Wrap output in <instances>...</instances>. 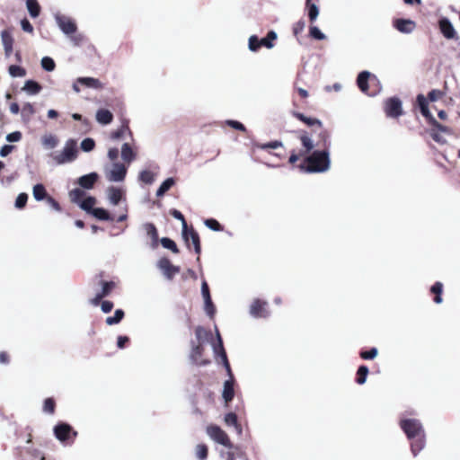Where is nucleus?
<instances>
[{
    "mask_svg": "<svg viewBox=\"0 0 460 460\" xmlns=\"http://www.w3.org/2000/svg\"><path fill=\"white\" fill-rule=\"evenodd\" d=\"M400 427L411 441V450L416 456L426 444V435L421 422L416 419H403L400 421Z\"/></svg>",
    "mask_w": 460,
    "mask_h": 460,
    "instance_id": "1",
    "label": "nucleus"
},
{
    "mask_svg": "<svg viewBox=\"0 0 460 460\" xmlns=\"http://www.w3.org/2000/svg\"><path fill=\"white\" fill-rule=\"evenodd\" d=\"M331 161L328 151H314L299 165L305 172H324L330 169Z\"/></svg>",
    "mask_w": 460,
    "mask_h": 460,
    "instance_id": "2",
    "label": "nucleus"
},
{
    "mask_svg": "<svg viewBox=\"0 0 460 460\" xmlns=\"http://www.w3.org/2000/svg\"><path fill=\"white\" fill-rule=\"evenodd\" d=\"M104 277H105L104 271H100L95 276V279L98 280V284L100 286H102V290L100 292H98L93 298L91 299L90 303L93 305H95V306L99 305L101 301L104 297L108 296L111 293V291L117 287V284L115 281L104 280Z\"/></svg>",
    "mask_w": 460,
    "mask_h": 460,
    "instance_id": "3",
    "label": "nucleus"
},
{
    "mask_svg": "<svg viewBox=\"0 0 460 460\" xmlns=\"http://www.w3.org/2000/svg\"><path fill=\"white\" fill-rule=\"evenodd\" d=\"M54 435L60 442L70 445L74 443L78 433L69 424L59 422L54 427Z\"/></svg>",
    "mask_w": 460,
    "mask_h": 460,
    "instance_id": "4",
    "label": "nucleus"
},
{
    "mask_svg": "<svg viewBox=\"0 0 460 460\" xmlns=\"http://www.w3.org/2000/svg\"><path fill=\"white\" fill-rule=\"evenodd\" d=\"M206 432L208 435V437L215 442L224 446L228 449H232L234 447V445L229 436L219 426L210 424L207 427Z\"/></svg>",
    "mask_w": 460,
    "mask_h": 460,
    "instance_id": "5",
    "label": "nucleus"
},
{
    "mask_svg": "<svg viewBox=\"0 0 460 460\" xmlns=\"http://www.w3.org/2000/svg\"><path fill=\"white\" fill-rule=\"evenodd\" d=\"M77 157V145L74 139H69L62 152L54 156V160L58 164H63L74 161Z\"/></svg>",
    "mask_w": 460,
    "mask_h": 460,
    "instance_id": "6",
    "label": "nucleus"
},
{
    "mask_svg": "<svg viewBox=\"0 0 460 460\" xmlns=\"http://www.w3.org/2000/svg\"><path fill=\"white\" fill-rule=\"evenodd\" d=\"M277 39V34L270 31L267 36L262 39H259L256 35H252L249 39V49L252 51H257L261 47L271 49L274 46V40Z\"/></svg>",
    "mask_w": 460,
    "mask_h": 460,
    "instance_id": "7",
    "label": "nucleus"
},
{
    "mask_svg": "<svg viewBox=\"0 0 460 460\" xmlns=\"http://www.w3.org/2000/svg\"><path fill=\"white\" fill-rule=\"evenodd\" d=\"M182 237L189 248L190 241H191L194 246V252L198 255V260H199V255L201 253V245L198 232L195 231L193 227H190V229L187 227L186 229L182 230Z\"/></svg>",
    "mask_w": 460,
    "mask_h": 460,
    "instance_id": "8",
    "label": "nucleus"
},
{
    "mask_svg": "<svg viewBox=\"0 0 460 460\" xmlns=\"http://www.w3.org/2000/svg\"><path fill=\"white\" fill-rule=\"evenodd\" d=\"M157 266L169 280H172L174 276L180 272V267L172 265L171 261L166 257L161 258L158 261Z\"/></svg>",
    "mask_w": 460,
    "mask_h": 460,
    "instance_id": "9",
    "label": "nucleus"
},
{
    "mask_svg": "<svg viewBox=\"0 0 460 460\" xmlns=\"http://www.w3.org/2000/svg\"><path fill=\"white\" fill-rule=\"evenodd\" d=\"M385 110L388 117L397 118L402 115V102L396 97L390 98L385 102Z\"/></svg>",
    "mask_w": 460,
    "mask_h": 460,
    "instance_id": "10",
    "label": "nucleus"
},
{
    "mask_svg": "<svg viewBox=\"0 0 460 460\" xmlns=\"http://www.w3.org/2000/svg\"><path fill=\"white\" fill-rule=\"evenodd\" d=\"M127 174V167L123 164L115 163L112 169L107 174L110 181H122Z\"/></svg>",
    "mask_w": 460,
    "mask_h": 460,
    "instance_id": "11",
    "label": "nucleus"
},
{
    "mask_svg": "<svg viewBox=\"0 0 460 460\" xmlns=\"http://www.w3.org/2000/svg\"><path fill=\"white\" fill-rule=\"evenodd\" d=\"M250 314L254 317L265 318L268 316L267 303L261 299H255L250 306Z\"/></svg>",
    "mask_w": 460,
    "mask_h": 460,
    "instance_id": "12",
    "label": "nucleus"
},
{
    "mask_svg": "<svg viewBox=\"0 0 460 460\" xmlns=\"http://www.w3.org/2000/svg\"><path fill=\"white\" fill-rule=\"evenodd\" d=\"M57 22L59 28L64 33L72 34L76 31V24L71 18L66 16H58Z\"/></svg>",
    "mask_w": 460,
    "mask_h": 460,
    "instance_id": "13",
    "label": "nucleus"
},
{
    "mask_svg": "<svg viewBox=\"0 0 460 460\" xmlns=\"http://www.w3.org/2000/svg\"><path fill=\"white\" fill-rule=\"evenodd\" d=\"M204 347L202 344H198L192 347L190 352L191 360L198 366H206L210 363L208 359H203Z\"/></svg>",
    "mask_w": 460,
    "mask_h": 460,
    "instance_id": "14",
    "label": "nucleus"
},
{
    "mask_svg": "<svg viewBox=\"0 0 460 460\" xmlns=\"http://www.w3.org/2000/svg\"><path fill=\"white\" fill-rule=\"evenodd\" d=\"M230 378L224 383L223 398L226 404H228L234 397V379L233 373L228 374Z\"/></svg>",
    "mask_w": 460,
    "mask_h": 460,
    "instance_id": "15",
    "label": "nucleus"
},
{
    "mask_svg": "<svg viewBox=\"0 0 460 460\" xmlns=\"http://www.w3.org/2000/svg\"><path fill=\"white\" fill-rule=\"evenodd\" d=\"M439 29L445 38L451 40L456 37V31L447 18H442L439 21Z\"/></svg>",
    "mask_w": 460,
    "mask_h": 460,
    "instance_id": "16",
    "label": "nucleus"
},
{
    "mask_svg": "<svg viewBox=\"0 0 460 460\" xmlns=\"http://www.w3.org/2000/svg\"><path fill=\"white\" fill-rule=\"evenodd\" d=\"M99 179V175L96 172H91L85 175L81 176L77 183L84 189L90 190L93 189L94 184Z\"/></svg>",
    "mask_w": 460,
    "mask_h": 460,
    "instance_id": "17",
    "label": "nucleus"
},
{
    "mask_svg": "<svg viewBox=\"0 0 460 460\" xmlns=\"http://www.w3.org/2000/svg\"><path fill=\"white\" fill-rule=\"evenodd\" d=\"M1 38L4 49V53L7 57H9L13 53V47L14 42L13 38L8 30H4L1 32Z\"/></svg>",
    "mask_w": 460,
    "mask_h": 460,
    "instance_id": "18",
    "label": "nucleus"
},
{
    "mask_svg": "<svg viewBox=\"0 0 460 460\" xmlns=\"http://www.w3.org/2000/svg\"><path fill=\"white\" fill-rule=\"evenodd\" d=\"M394 26L402 33H411L415 28V22L409 19H398L394 22Z\"/></svg>",
    "mask_w": 460,
    "mask_h": 460,
    "instance_id": "19",
    "label": "nucleus"
},
{
    "mask_svg": "<svg viewBox=\"0 0 460 460\" xmlns=\"http://www.w3.org/2000/svg\"><path fill=\"white\" fill-rule=\"evenodd\" d=\"M78 84L88 87V88H93V89H103L104 85L97 78L93 77H79L76 81Z\"/></svg>",
    "mask_w": 460,
    "mask_h": 460,
    "instance_id": "20",
    "label": "nucleus"
},
{
    "mask_svg": "<svg viewBox=\"0 0 460 460\" xmlns=\"http://www.w3.org/2000/svg\"><path fill=\"white\" fill-rule=\"evenodd\" d=\"M128 133L129 135H131V130L129 128V126H128V119H123L122 123H121V126L115 131H112L111 133V139H114V140H117V139H119L121 137H124V135L126 133Z\"/></svg>",
    "mask_w": 460,
    "mask_h": 460,
    "instance_id": "21",
    "label": "nucleus"
},
{
    "mask_svg": "<svg viewBox=\"0 0 460 460\" xmlns=\"http://www.w3.org/2000/svg\"><path fill=\"white\" fill-rule=\"evenodd\" d=\"M96 120L103 125L110 124L113 120V114L106 109H100L96 112Z\"/></svg>",
    "mask_w": 460,
    "mask_h": 460,
    "instance_id": "22",
    "label": "nucleus"
},
{
    "mask_svg": "<svg viewBox=\"0 0 460 460\" xmlns=\"http://www.w3.org/2000/svg\"><path fill=\"white\" fill-rule=\"evenodd\" d=\"M417 102L420 109L421 114L429 119V121L434 118L428 108V101L424 95L419 94L417 96Z\"/></svg>",
    "mask_w": 460,
    "mask_h": 460,
    "instance_id": "23",
    "label": "nucleus"
},
{
    "mask_svg": "<svg viewBox=\"0 0 460 460\" xmlns=\"http://www.w3.org/2000/svg\"><path fill=\"white\" fill-rule=\"evenodd\" d=\"M123 196L122 190L116 187H110L108 189V197L111 204L118 205Z\"/></svg>",
    "mask_w": 460,
    "mask_h": 460,
    "instance_id": "24",
    "label": "nucleus"
},
{
    "mask_svg": "<svg viewBox=\"0 0 460 460\" xmlns=\"http://www.w3.org/2000/svg\"><path fill=\"white\" fill-rule=\"evenodd\" d=\"M371 74L368 71H362L359 73L357 78V84L361 92L367 93L368 90L367 81L370 77Z\"/></svg>",
    "mask_w": 460,
    "mask_h": 460,
    "instance_id": "25",
    "label": "nucleus"
},
{
    "mask_svg": "<svg viewBox=\"0 0 460 460\" xmlns=\"http://www.w3.org/2000/svg\"><path fill=\"white\" fill-rule=\"evenodd\" d=\"M217 340H218V347H219V356L223 361V364L227 371L228 374H231L232 373V369H231V367H230V364H229V361H228V358H227V356H226V352L224 349V346H223V341H222V339H221V336L219 334V332H217Z\"/></svg>",
    "mask_w": 460,
    "mask_h": 460,
    "instance_id": "26",
    "label": "nucleus"
},
{
    "mask_svg": "<svg viewBox=\"0 0 460 460\" xmlns=\"http://www.w3.org/2000/svg\"><path fill=\"white\" fill-rule=\"evenodd\" d=\"M121 156L122 159L128 164L131 163L136 158V153L134 152L129 144H123L121 148Z\"/></svg>",
    "mask_w": 460,
    "mask_h": 460,
    "instance_id": "27",
    "label": "nucleus"
},
{
    "mask_svg": "<svg viewBox=\"0 0 460 460\" xmlns=\"http://www.w3.org/2000/svg\"><path fill=\"white\" fill-rule=\"evenodd\" d=\"M93 217H95L99 220L102 221H113V217L111 216V214L104 208H96L93 212L91 213Z\"/></svg>",
    "mask_w": 460,
    "mask_h": 460,
    "instance_id": "28",
    "label": "nucleus"
},
{
    "mask_svg": "<svg viewBox=\"0 0 460 460\" xmlns=\"http://www.w3.org/2000/svg\"><path fill=\"white\" fill-rule=\"evenodd\" d=\"M26 6L31 17L36 18L40 13V6L37 0H26Z\"/></svg>",
    "mask_w": 460,
    "mask_h": 460,
    "instance_id": "29",
    "label": "nucleus"
},
{
    "mask_svg": "<svg viewBox=\"0 0 460 460\" xmlns=\"http://www.w3.org/2000/svg\"><path fill=\"white\" fill-rule=\"evenodd\" d=\"M96 204V199L94 197H87L83 199L80 203V207L82 209L85 210L88 213H92L94 210L93 206Z\"/></svg>",
    "mask_w": 460,
    "mask_h": 460,
    "instance_id": "30",
    "label": "nucleus"
},
{
    "mask_svg": "<svg viewBox=\"0 0 460 460\" xmlns=\"http://www.w3.org/2000/svg\"><path fill=\"white\" fill-rule=\"evenodd\" d=\"M174 183L175 181L172 178L166 179L158 188L156 191V196L162 197L163 195H164L165 192H167L174 185Z\"/></svg>",
    "mask_w": 460,
    "mask_h": 460,
    "instance_id": "31",
    "label": "nucleus"
},
{
    "mask_svg": "<svg viewBox=\"0 0 460 460\" xmlns=\"http://www.w3.org/2000/svg\"><path fill=\"white\" fill-rule=\"evenodd\" d=\"M124 311L122 309H117L114 313L113 316H109L106 318V323L108 325H114L121 322L124 318Z\"/></svg>",
    "mask_w": 460,
    "mask_h": 460,
    "instance_id": "32",
    "label": "nucleus"
},
{
    "mask_svg": "<svg viewBox=\"0 0 460 460\" xmlns=\"http://www.w3.org/2000/svg\"><path fill=\"white\" fill-rule=\"evenodd\" d=\"M145 228L147 235L150 236L153 240L154 246H156L158 241V232L155 226L153 223H147L146 224Z\"/></svg>",
    "mask_w": 460,
    "mask_h": 460,
    "instance_id": "33",
    "label": "nucleus"
},
{
    "mask_svg": "<svg viewBox=\"0 0 460 460\" xmlns=\"http://www.w3.org/2000/svg\"><path fill=\"white\" fill-rule=\"evenodd\" d=\"M33 197L36 200H42L45 198L49 197L47 195V191L45 187L42 184H36L33 187Z\"/></svg>",
    "mask_w": 460,
    "mask_h": 460,
    "instance_id": "34",
    "label": "nucleus"
},
{
    "mask_svg": "<svg viewBox=\"0 0 460 460\" xmlns=\"http://www.w3.org/2000/svg\"><path fill=\"white\" fill-rule=\"evenodd\" d=\"M161 244L163 245L164 248H166V249H169L171 250L173 253H179L180 252V250L178 249V246L176 244V243L168 238V237H163L161 240Z\"/></svg>",
    "mask_w": 460,
    "mask_h": 460,
    "instance_id": "35",
    "label": "nucleus"
},
{
    "mask_svg": "<svg viewBox=\"0 0 460 460\" xmlns=\"http://www.w3.org/2000/svg\"><path fill=\"white\" fill-rule=\"evenodd\" d=\"M24 90L31 94H37L41 90V85L33 80H28L25 83Z\"/></svg>",
    "mask_w": 460,
    "mask_h": 460,
    "instance_id": "36",
    "label": "nucleus"
},
{
    "mask_svg": "<svg viewBox=\"0 0 460 460\" xmlns=\"http://www.w3.org/2000/svg\"><path fill=\"white\" fill-rule=\"evenodd\" d=\"M138 180L146 184H152L155 181V174L149 170L140 172Z\"/></svg>",
    "mask_w": 460,
    "mask_h": 460,
    "instance_id": "37",
    "label": "nucleus"
},
{
    "mask_svg": "<svg viewBox=\"0 0 460 460\" xmlns=\"http://www.w3.org/2000/svg\"><path fill=\"white\" fill-rule=\"evenodd\" d=\"M293 115L295 117H296L297 119H299L300 120H302L303 122H305L308 126H314V125H318L319 127L322 126V122L317 119L307 118L304 114L298 113V112H294Z\"/></svg>",
    "mask_w": 460,
    "mask_h": 460,
    "instance_id": "38",
    "label": "nucleus"
},
{
    "mask_svg": "<svg viewBox=\"0 0 460 460\" xmlns=\"http://www.w3.org/2000/svg\"><path fill=\"white\" fill-rule=\"evenodd\" d=\"M56 411V402L52 397L44 400L43 411L49 414H54Z\"/></svg>",
    "mask_w": 460,
    "mask_h": 460,
    "instance_id": "39",
    "label": "nucleus"
},
{
    "mask_svg": "<svg viewBox=\"0 0 460 460\" xmlns=\"http://www.w3.org/2000/svg\"><path fill=\"white\" fill-rule=\"evenodd\" d=\"M196 456L199 460H206L208 455V446L205 444H199L195 448Z\"/></svg>",
    "mask_w": 460,
    "mask_h": 460,
    "instance_id": "40",
    "label": "nucleus"
},
{
    "mask_svg": "<svg viewBox=\"0 0 460 460\" xmlns=\"http://www.w3.org/2000/svg\"><path fill=\"white\" fill-rule=\"evenodd\" d=\"M306 4L308 6V16L311 22H314L319 14V9L317 5L314 3H311V0H306Z\"/></svg>",
    "mask_w": 460,
    "mask_h": 460,
    "instance_id": "41",
    "label": "nucleus"
},
{
    "mask_svg": "<svg viewBox=\"0 0 460 460\" xmlns=\"http://www.w3.org/2000/svg\"><path fill=\"white\" fill-rule=\"evenodd\" d=\"M442 290H443V285L441 282H436L432 287H431V292L436 294V296L434 298V301L435 303L437 304H441L442 303V297H441V293H442Z\"/></svg>",
    "mask_w": 460,
    "mask_h": 460,
    "instance_id": "42",
    "label": "nucleus"
},
{
    "mask_svg": "<svg viewBox=\"0 0 460 460\" xmlns=\"http://www.w3.org/2000/svg\"><path fill=\"white\" fill-rule=\"evenodd\" d=\"M367 374H368V368L366 366H360L358 369V372H357V375H358V378H357V383L358 385H363L366 383L367 381Z\"/></svg>",
    "mask_w": 460,
    "mask_h": 460,
    "instance_id": "43",
    "label": "nucleus"
},
{
    "mask_svg": "<svg viewBox=\"0 0 460 460\" xmlns=\"http://www.w3.org/2000/svg\"><path fill=\"white\" fill-rule=\"evenodd\" d=\"M9 73L13 77H22L26 75L25 69L16 65H12L9 66Z\"/></svg>",
    "mask_w": 460,
    "mask_h": 460,
    "instance_id": "44",
    "label": "nucleus"
},
{
    "mask_svg": "<svg viewBox=\"0 0 460 460\" xmlns=\"http://www.w3.org/2000/svg\"><path fill=\"white\" fill-rule=\"evenodd\" d=\"M42 143L49 148H54L58 145V140L57 137L53 135H46L42 138Z\"/></svg>",
    "mask_w": 460,
    "mask_h": 460,
    "instance_id": "45",
    "label": "nucleus"
},
{
    "mask_svg": "<svg viewBox=\"0 0 460 460\" xmlns=\"http://www.w3.org/2000/svg\"><path fill=\"white\" fill-rule=\"evenodd\" d=\"M309 35L318 40H323L326 39V35L321 31V30L316 26H311L309 29Z\"/></svg>",
    "mask_w": 460,
    "mask_h": 460,
    "instance_id": "46",
    "label": "nucleus"
},
{
    "mask_svg": "<svg viewBox=\"0 0 460 460\" xmlns=\"http://www.w3.org/2000/svg\"><path fill=\"white\" fill-rule=\"evenodd\" d=\"M224 420L227 426H234L235 428L240 427L238 424L237 415L234 412L226 414Z\"/></svg>",
    "mask_w": 460,
    "mask_h": 460,
    "instance_id": "47",
    "label": "nucleus"
},
{
    "mask_svg": "<svg viewBox=\"0 0 460 460\" xmlns=\"http://www.w3.org/2000/svg\"><path fill=\"white\" fill-rule=\"evenodd\" d=\"M41 66L43 67V69H45L46 71H53L56 67V64L54 62V60L49 58V57H44L42 59H41Z\"/></svg>",
    "mask_w": 460,
    "mask_h": 460,
    "instance_id": "48",
    "label": "nucleus"
},
{
    "mask_svg": "<svg viewBox=\"0 0 460 460\" xmlns=\"http://www.w3.org/2000/svg\"><path fill=\"white\" fill-rule=\"evenodd\" d=\"M84 191L79 188H76L70 191V199L73 202L79 203L84 196Z\"/></svg>",
    "mask_w": 460,
    "mask_h": 460,
    "instance_id": "49",
    "label": "nucleus"
},
{
    "mask_svg": "<svg viewBox=\"0 0 460 460\" xmlns=\"http://www.w3.org/2000/svg\"><path fill=\"white\" fill-rule=\"evenodd\" d=\"M302 146L305 148V154H308L314 147L313 140L307 136L301 137Z\"/></svg>",
    "mask_w": 460,
    "mask_h": 460,
    "instance_id": "50",
    "label": "nucleus"
},
{
    "mask_svg": "<svg viewBox=\"0 0 460 460\" xmlns=\"http://www.w3.org/2000/svg\"><path fill=\"white\" fill-rule=\"evenodd\" d=\"M95 147V142L93 138H84L81 143V148L84 152H90Z\"/></svg>",
    "mask_w": 460,
    "mask_h": 460,
    "instance_id": "51",
    "label": "nucleus"
},
{
    "mask_svg": "<svg viewBox=\"0 0 460 460\" xmlns=\"http://www.w3.org/2000/svg\"><path fill=\"white\" fill-rule=\"evenodd\" d=\"M205 225L213 231H222L223 226L220 225V223L214 219V218H208L205 220Z\"/></svg>",
    "mask_w": 460,
    "mask_h": 460,
    "instance_id": "52",
    "label": "nucleus"
},
{
    "mask_svg": "<svg viewBox=\"0 0 460 460\" xmlns=\"http://www.w3.org/2000/svg\"><path fill=\"white\" fill-rule=\"evenodd\" d=\"M28 200V195L26 193H20L15 200V207L17 208H23L26 206Z\"/></svg>",
    "mask_w": 460,
    "mask_h": 460,
    "instance_id": "53",
    "label": "nucleus"
},
{
    "mask_svg": "<svg viewBox=\"0 0 460 460\" xmlns=\"http://www.w3.org/2000/svg\"><path fill=\"white\" fill-rule=\"evenodd\" d=\"M170 214L176 219L180 220L182 224V230L186 229L188 227L186 219L182 213L177 209H172L170 211Z\"/></svg>",
    "mask_w": 460,
    "mask_h": 460,
    "instance_id": "54",
    "label": "nucleus"
},
{
    "mask_svg": "<svg viewBox=\"0 0 460 460\" xmlns=\"http://www.w3.org/2000/svg\"><path fill=\"white\" fill-rule=\"evenodd\" d=\"M35 112L34 107L31 103L27 102L22 106V114L23 118H30Z\"/></svg>",
    "mask_w": 460,
    "mask_h": 460,
    "instance_id": "55",
    "label": "nucleus"
},
{
    "mask_svg": "<svg viewBox=\"0 0 460 460\" xmlns=\"http://www.w3.org/2000/svg\"><path fill=\"white\" fill-rule=\"evenodd\" d=\"M205 302V311L208 314V315L211 318L214 317L216 313V307L212 302V299L209 298L208 300H204Z\"/></svg>",
    "mask_w": 460,
    "mask_h": 460,
    "instance_id": "56",
    "label": "nucleus"
},
{
    "mask_svg": "<svg viewBox=\"0 0 460 460\" xmlns=\"http://www.w3.org/2000/svg\"><path fill=\"white\" fill-rule=\"evenodd\" d=\"M378 354L376 348H372L367 351H362L360 357L364 359H374Z\"/></svg>",
    "mask_w": 460,
    "mask_h": 460,
    "instance_id": "57",
    "label": "nucleus"
},
{
    "mask_svg": "<svg viewBox=\"0 0 460 460\" xmlns=\"http://www.w3.org/2000/svg\"><path fill=\"white\" fill-rule=\"evenodd\" d=\"M429 123L434 127L436 128L438 130L441 131V132H444V133H449L450 130L447 127L438 123L435 118H432L430 120H429Z\"/></svg>",
    "mask_w": 460,
    "mask_h": 460,
    "instance_id": "58",
    "label": "nucleus"
},
{
    "mask_svg": "<svg viewBox=\"0 0 460 460\" xmlns=\"http://www.w3.org/2000/svg\"><path fill=\"white\" fill-rule=\"evenodd\" d=\"M100 305H101L102 311L105 314L110 313L114 306L113 303L109 300H103V301L102 300Z\"/></svg>",
    "mask_w": 460,
    "mask_h": 460,
    "instance_id": "59",
    "label": "nucleus"
},
{
    "mask_svg": "<svg viewBox=\"0 0 460 460\" xmlns=\"http://www.w3.org/2000/svg\"><path fill=\"white\" fill-rule=\"evenodd\" d=\"M22 133L20 131H14L6 136L8 142H18L22 139Z\"/></svg>",
    "mask_w": 460,
    "mask_h": 460,
    "instance_id": "60",
    "label": "nucleus"
},
{
    "mask_svg": "<svg viewBox=\"0 0 460 460\" xmlns=\"http://www.w3.org/2000/svg\"><path fill=\"white\" fill-rule=\"evenodd\" d=\"M226 124L230 126L231 128L240 130V131H245L246 128L243 124L237 120H226Z\"/></svg>",
    "mask_w": 460,
    "mask_h": 460,
    "instance_id": "61",
    "label": "nucleus"
},
{
    "mask_svg": "<svg viewBox=\"0 0 460 460\" xmlns=\"http://www.w3.org/2000/svg\"><path fill=\"white\" fill-rule=\"evenodd\" d=\"M21 26L24 31H26L28 33H33V31H34L33 26L26 18L22 20Z\"/></svg>",
    "mask_w": 460,
    "mask_h": 460,
    "instance_id": "62",
    "label": "nucleus"
},
{
    "mask_svg": "<svg viewBox=\"0 0 460 460\" xmlns=\"http://www.w3.org/2000/svg\"><path fill=\"white\" fill-rule=\"evenodd\" d=\"M201 293L204 300H208L209 298H211L208 285L205 280L202 282L201 285Z\"/></svg>",
    "mask_w": 460,
    "mask_h": 460,
    "instance_id": "63",
    "label": "nucleus"
},
{
    "mask_svg": "<svg viewBox=\"0 0 460 460\" xmlns=\"http://www.w3.org/2000/svg\"><path fill=\"white\" fill-rule=\"evenodd\" d=\"M443 95V93L439 90H432L429 93V99L430 102H436L439 98H441Z\"/></svg>",
    "mask_w": 460,
    "mask_h": 460,
    "instance_id": "64",
    "label": "nucleus"
}]
</instances>
